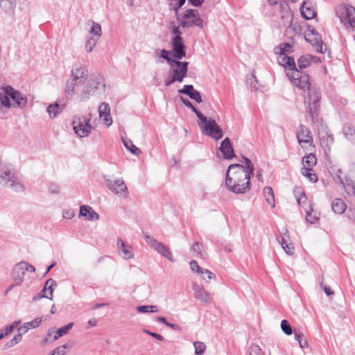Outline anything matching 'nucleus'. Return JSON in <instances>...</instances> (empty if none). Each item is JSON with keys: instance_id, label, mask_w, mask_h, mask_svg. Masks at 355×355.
Masks as SVG:
<instances>
[{"instance_id": "1", "label": "nucleus", "mask_w": 355, "mask_h": 355, "mask_svg": "<svg viewBox=\"0 0 355 355\" xmlns=\"http://www.w3.org/2000/svg\"><path fill=\"white\" fill-rule=\"evenodd\" d=\"M243 159L244 164H230L226 172L225 187L236 194H243L250 190V178L254 175V167L251 160L246 157H243Z\"/></svg>"}, {"instance_id": "2", "label": "nucleus", "mask_w": 355, "mask_h": 355, "mask_svg": "<svg viewBox=\"0 0 355 355\" xmlns=\"http://www.w3.org/2000/svg\"><path fill=\"white\" fill-rule=\"evenodd\" d=\"M329 173L336 184L340 185L347 193L355 196V164H349L345 172L337 166H332Z\"/></svg>"}, {"instance_id": "3", "label": "nucleus", "mask_w": 355, "mask_h": 355, "mask_svg": "<svg viewBox=\"0 0 355 355\" xmlns=\"http://www.w3.org/2000/svg\"><path fill=\"white\" fill-rule=\"evenodd\" d=\"M0 184L3 187L10 188L15 192H22L24 190V185L16 177L12 165L2 160H0Z\"/></svg>"}, {"instance_id": "4", "label": "nucleus", "mask_w": 355, "mask_h": 355, "mask_svg": "<svg viewBox=\"0 0 355 355\" xmlns=\"http://www.w3.org/2000/svg\"><path fill=\"white\" fill-rule=\"evenodd\" d=\"M175 18L181 28H189L193 26L198 27L200 29L204 28L203 19L200 17L196 9H187L177 15Z\"/></svg>"}, {"instance_id": "5", "label": "nucleus", "mask_w": 355, "mask_h": 355, "mask_svg": "<svg viewBox=\"0 0 355 355\" xmlns=\"http://www.w3.org/2000/svg\"><path fill=\"white\" fill-rule=\"evenodd\" d=\"M188 65V62H181L180 60H177L172 65H170V77L165 80L164 85L168 87L175 82L182 83L187 76Z\"/></svg>"}, {"instance_id": "6", "label": "nucleus", "mask_w": 355, "mask_h": 355, "mask_svg": "<svg viewBox=\"0 0 355 355\" xmlns=\"http://www.w3.org/2000/svg\"><path fill=\"white\" fill-rule=\"evenodd\" d=\"M199 126L202 132L205 135L214 139L219 140L223 137V131L221 128L216 123V121L212 118L205 116V120L199 119Z\"/></svg>"}, {"instance_id": "7", "label": "nucleus", "mask_w": 355, "mask_h": 355, "mask_svg": "<svg viewBox=\"0 0 355 355\" xmlns=\"http://www.w3.org/2000/svg\"><path fill=\"white\" fill-rule=\"evenodd\" d=\"M83 90L81 91V100L87 101L89 97L94 95L96 91L100 89L101 87L105 88L104 81L100 76H92L89 80L83 85Z\"/></svg>"}, {"instance_id": "8", "label": "nucleus", "mask_w": 355, "mask_h": 355, "mask_svg": "<svg viewBox=\"0 0 355 355\" xmlns=\"http://www.w3.org/2000/svg\"><path fill=\"white\" fill-rule=\"evenodd\" d=\"M92 116H76L73 120V128L75 133L80 138L89 136L93 129L90 124Z\"/></svg>"}, {"instance_id": "9", "label": "nucleus", "mask_w": 355, "mask_h": 355, "mask_svg": "<svg viewBox=\"0 0 355 355\" xmlns=\"http://www.w3.org/2000/svg\"><path fill=\"white\" fill-rule=\"evenodd\" d=\"M320 92L315 89H309V94L305 100L306 111L310 114L313 121L317 120L318 111L320 107Z\"/></svg>"}, {"instance_id": "10", "label": "nucleus", "mask_w": 355, "mask_h": 355, "mask_svg": "<svg viewBox=\"0 0 355 355\" xmlns=\"http://www.w3.org/2000/svg\"><path fill=\"white\" fill-rule=\"evenodd\" d=\"M286 76L294 86L304 90L311 89L310 78L306 73L297 69L291 71V72H286Z\"/></svg>"}, {"instance_id": "11", "label": "nucleus", "mask_w": 355, "mask_h": 355, "mask_svg": "<svg viewBox=\"0 0 355 355\" xmlns=\"http://www.w3.org/2000/svg\"><path fill=\"white\" fill-rule=\"evenodd\" d=\"M107 187L114 194L121 198H127L128 195V187L122 178L116 180L105 179Z\"/></svg>"}, {"instance_id": "12", "label": "nucleus", "mask_w": 355, "mask_h": 355, "mask_svg": "<svg viewBox=\"0 0 355 355\" xmlns=\"http://www.w3.org/2000/svg\"><path fill=\"white\" fill-rule=\"evenodd\" d=\"M145 239L149 246L153 249L155 251L161 254L163 257L166 258L171 262H174L175 259H173L169 248L165 245L164 243L158 241L154 237L149 236L148 234L145 235Z\"/></svg>"}, {"instance_id": "13", "label": "nucleus", "mask_w": 355, "mask_h": 355, "mask_svg": "<svg viewBox=\"0 0 355 355\" xmlns=\"http://www.w3.org/2000/svg\"><path fill=\"white\" fill-rule=\"evenodd\" d=\"M336 15L343 22L347 21L349 25L355 27V8L348 5H341L336 9Z\"/></svg>"}, {"instance_id": "14", "label": "nucleus", "mask_w": 355, "mask_h": 355, "mask_svg": "<svg viewBox=\"0 0 355 355\" xmlns=\"http://www.w3.org/2000/svg\"><path fill=\"white\" fill-rule=\"evenodd\" d=\"M5 95L8 96L9 99L11 98L14 101V103L12 104L14 107L24 108L26 106L27 97L19 91L13 89L12 87H6Z\"/></svg>"}, {"instance_id": "15", "label": "nucleus", "mask_w": 355, "mask_h": 355, "mask_svg": "<svg viewBox=\"0 0 355 355\" xmlns=\"http://www.w3.org/2000/svg\"><path fill=\"white\" fill-rule=\"evenodd\" d=\"M88 76L87 67L79 61L76 62L71 68L70 79L84 83Z\"/></svg>"}, {"instance_id": "16", "label": "nucleus", "mask_w": 355, "mask_h": 355, "mask_svg": "<svg viewBox=\"0 0 355 355\" xmlns=\"http://www.w3.org/2000/svg\"><path fill=\"white\" fill-rule=\"evenodd\" d=\"M297 138L302 148H307L313 143V137L309 129L304 125H300L297 132Z\"/></svg>"}, {"instance_id": "17", "label": "nucleus", "mask_w": 355, "mask_h": 355, "mask_svg": "<svg viewBox=\"0 0 355 355\" xmlns=\"http://www.w3.org/2000/svg\"><path fill=\"white\" fill-rule=\"evenodd\" d=\"M84 83L69 79L66 82L64 93L67 97L77 96L81 98V91Z\"/></svg>"}, {"instance_id": "18", "label": "nucleus", "mask_w": 355, "mask_h": 355, "mask_svg": "<svg viewBox=\"0 0 355 355\" xmlns=\"http://www.w3.org/2000/svg\"><path fill=\"white\" fill-rule=\"evenodd\" d=\"M192 288L194 297L197 300L205 304H210L212 302L213 297L211 295L202 285L193 284Z\"/></svg>"}, {"instance_id": "19", "label": "nucleus", "mask_w": 355, "mask_h": 355, "mask_svg": "<svg viewBox=\"0 0 355 355\" xmlns=\"http://www.w3.org/2000/svg\"><path fill=\"white\" fill-rule=\"evenodd\" d=\"M171 55L178 60H180L186 56V46L184 44L183 39L172 40Z\"/></svg>"}, {"instance_id": "20", "label": "nucleus", "mask_w": 355, "mask_h": 355, "mask_svg": "<svg viewBox=\"0 0 355 355\" xmlns=\"http://www.w3.org/2000/svg\"><path fill=\"white\" fill-rule=\"evenodd\" d=\"M189 265L191 270L193 272H196L199 275H207V277L202 276V279L206 282H209L210 281L215 279L216 275L210 270L201 268L196 261H191Z\"/></svg>"}, {"instance_id": "21", "label": "nucleus", "mask_w": 355, "mask_h": 355, "mask_svg": "<svg viewBox=\"0 0 355 355\" xmlns=\"http://www.w3.org/2000/svg\"><path fill=\"white\" fill-rule=\"evenodd\" d=\"M53 286H56L55 282L53 279H49L46 282L44 286L43 289L42 290L41 293L39 295L34 296L33 297V300L35 301V300H40L43 297H45V298H47L49 300H52L53 299Z\"/></svg>"}, {"instance_id": "22", "label": "nucleus", "mask_w": 355, "mask_h": 355, "mask_svg": "<svg viewBox=\"0 0 355 355\" xmlns=\"http://www.w3.org/2000/svg\"><path fill=\"white\" fill-rule=\"evenodd\" d=\"M99 117L104 121V124L110 127L112 123L110 115V107L107 103L103 102L98 107Z\"/></svg>"}, {"instance_id": "23", "label": "nucleus", "mask_w": 355, "mask_h": 355, "mask_svg": "<svg viewBox=\"0 0 355 355\" xmlns=\"http://www.w3.org/2000/svg\"><path fill=\"white\" fill-rule=\"evenodd\" d=\"M305 39L307 42L315 46L318 52L323 53L324 51L327 50L326 46L324 45L323 42L320 40L318 34L313 31H311V33H308L305 36Z\"/></svg>"}, {"instance_id": "24", "label": "nucleus", "mask_w": 355, "mask_h": 355, "mask_svg": "<svg viewBox=\"0 0 355 355\" xmlns=\"http://www.w3.org/2000/svg\"><path fill=\"white\" fill-rule=\"evenodd\" d=\"M219 150L223 154L224 159H231L235 157L230 139L227 137L221 142Z\"/></svg>"}, {"instance_id": "25", "label": "nucleus", "mask_w": 355, "mask_h": 355, "mask_svg": "<svg viewBox=\"0 0 355 355\" xmlns=\"http://www.w3.org/2000/svg\"><path fill=\"white\" fill-rule=\"evenodd\" d=\"M25 270L21 262L15 265L12 270V278L16 286H19L24 281Z\"/></svg>"}, {"instance_id": "26", "label": "nucleus", "mask_w": 355, "mask_h": 355, "mask_svg": "<svg viewBox=\"0 0 355 355\" xmlns=\"http://www.w3.org/2000/svg\"><path fill=\"white\" fill-rule=\"evenodd\" d=\"M79 216L85 217L87 220H97L99 219V214L92 207L87 205L80 207Z\"/></svg>"}, {"instance_id": "27", "label": "nucleus", "mask_w": 355, "mask_h": 355, "mask_svg": "<svg viewBox=\"0 0 355 355\" xmlns=\"http://www.w3.org/2000/svg\"><path fill=\"white\" fill-rule=\"evenodd\" d=\"M277 60L279 64L283 66L287 70V72L297 69L293 57L287 56L286 55H279Z\"/></svg>"}, {"instance_id": "28", "label": "nucleus", "mask_w": 355, "mask_h": 355, "mask_svg": "<svg viewBox=\"0 0 355 355\" xmlns=\"http://www.w3.org/2000/svg\"><path fill=\"white\" fill-rule=\"evenodd\" d=\"M117 248L123 252L125 259H132L134 258L135 256L131 250V246L126 245L121 238L117 239Z\"/></svg>"}, {"instance_id": "29", "label": "nucleus", "mask_w": 355, "mask_h": 355, "mask_svg": "<svg viewBox=\"0 0 355 355\" xmlns=\"http://www.w3.org/2000/svg\"><path fill=\"white\" fill-rule=\"evenodd\" d=\"M65 107L64 103H58L55 102L53 104H50L47 108L46 112H48L49 116L52 119L55 118L58 114Z\"/></svg>"}, {"instance_id": "30", "label": "nucleus", "mask_w": 355, "mask_h": 355, "mask_svg": "<svg viewBox=\"0 0 355 355\" xmlns=\"http://www.w3.org/2000/svg\"><path fill=\"white\" fill-rule=\"evenodd\" d=\"M42 321V318H37L31 322H25L22 326L18 328L17 331H22V333L26 334L30 329L38 327Z\"/></svg>"}, {"instance_id": "31", "label": "nucleus", "mask_w": 355, "mask_h": 355, "mask_svg": "<svg viewBox=\"0 0 355 355\" xmlns=\"http://www.w3.org/2000/svg\"><path fill=\"white\" fill-rule=\"evenodd\" d=\"M347 206L343 200L336 198L331 204V209L336 214H341L346 210Z\"/></svg>"}, {"instance_id": "32", "label": "nucleus", "mask_w": 355, "mask_h": 355, "mask_svg": "<svg viewBox=\"0 0 355 355\" xmlns=\"http://www.w3.org/2000/svg\"><path fill=\"white\" fill-rule=\"evenodd\" d=\"M191 251L193 253V256L205 259L207 256L203 245L200 242H195L191 248Z\"/></svg>"}, {"instance_id": "33", "label": "nucleus", "mask_w": 355, "mask_h": 355, "mask_svg": "<svg viewBox=\"0 0 355 355\" xmlns=\"http://www.w3.org/2000/svg\"><path fill=\"white\" fill-rule=\"evenodd\" d=\"M263 194L267 203L272 208L275 207V195L270 187H266L263 189Z\"/></svg>"}, {"instance_id": "34", "label": "nucleus", "mask_w": 355, "mask_h": 355, "mask_svg": "<svg viewBox=\"0 0 355 355\" xmlns=\"http://www.w3.org/2000/svg\"><path fill=\"white\" fill-rule=\"evenodd\" d=\"M300 12L302 16L306 19H311L316 15L315 10L310 6H306L305 3L302 6Z\"/></svg>"}, {"instance_id": "35", "label": "nucleus", "mask_w": 355, "mask_h": 355, "mask_svg": "<svg viewBox=\"0 0 355 355\" xmlns=\"http://www.w3.org/2000/svg\"><path fill=\"white\" fill-rule=\"evenodd\" d=\"M16 6L15 0H0V7L6 12L12 13Z\"/></svg>"}, {"instance_id": "36", "label": "nucleus", "mask_w": 355, "mask_h": 355, "mask_svg": "<svg viewBox=\"0 0 355 355\" xmlns=\"http://www.w3.org/2000/svg\"><path fill=\"white\" fill-rule=\"evenodd\" d=\"M186 0H168L169 10L175 12V17L180 14V8L185 3Z\"/></svg>"}, {"instance_id": "37", "label": "nucleus", "mask_w": 355, "mask_h": 355, "mask_svg": "<svg viewBox=\"0 0 355 355\" xmlns=\"http://www.w3.org/2000/svg\"><path fill=\"white\" fill-rule=\"evenodd\" d=\"M302 162L303 167L313 168V167L316 164L317 159L314 154L310 153L308 155L304 156L302 158Z\"/></svg>"}, {"instance_id": "38", "label": "nucleus", "mask_w": 355, "mask_h": 355, "mask_svg": "<svg viewBox=\"0 0 355 355\" xmlns=\"http://www.w3.org/2000/svg\"><path fill=\"white\" fill-rule=\"evenodd\" d=\"M123 143L125 147L135 155H139L141 153L140 149L134 145L132 140L128 138H123Z\"/></svg>"}, {"instance_id": "39", "label": "nucleus", "mask_w": 355, "mask_h": 355, "mask_svg": "<svg viewBox=\"0 0 355 355\" xmlns=\"http://www.w3.org/2000/svg\"><path fill=\"white\" fill-rule=\"evenodd\" d=\"M274 52L277 55H286L292 52V46L288 43H282L274 49Z\"/></svg>"}, {"instance_id": "40", "label": "nucleus", "mask_w": 355, "mask_h": 355, "mask_svg": "<svg viewBox=\"0 0 355 355\" xmlns=\"http://www.w3.org/2000/svg\"><path fill=\"white\" fill-rule=\"evenodd\" d=\"M301 173L311 182H315L318 181V176L313 171V168L302 167L301 168Z\"/></svg>"}, {"instance_id": "41", "label": "nucleus", "mask_w": 355, "mask_h": 355, "mask_svg": "<svg viewBox=\"0 0 355 355\" xmlns=\"http://www.w3.org/2000/svg\"><path fill=\"white\" fill-rule=\"evenodd\" d=\"M92 26L89 31L90 35H94L96 39H99L102 35L101 26L94 21L91 22Z\"/></svg>"}, {"instance_id": "42", "label": "nucleus", "mask_w": 355, "mask_h": 355, "mask_svg": "<svg viewBox=\"0 0 355 355\" xmlns=\"http://www.w3.org/2000/svg\"><path fill=\"white\" fill-rule=\"evenodd\" d=\"M181 101L186 107L191 109L198 119L205 120V116L198 111L188 99L181 97Z\"/></svg>"}, {"instance_id": "43", "label": "nucleus", "mask_w": 355, "mask_h": 355, "mask_svg": "<svg viewBox=\"0 0 355 355\" xmlns=\"http://www.w3.org/2000/svg\"><path fill=\"white\" fill-rule=\"evenodd\" d=\"M343 133L346 139L350 141H355V128L351 125L343 127Z\"/></svg>"}, {"instance_id": "44", "label": "nucleus", "mask_w": 355, "mask_h": 355, "mask_svg": "<svg viewBox=\"0 0 355 355\" xmlns=\"http://www.w3.org/2000/svg\"><path fill=\"white\" fill-rule=\"evenodd\" d=\"M6 93V87L0 88V103L1 106L5 107L7 108L11 107L12 105L10 101H9V98L8 96L5 95Z\"/></svg>"}, {"instance_id": "45", "label": "nucleus", "mask_w": 355, "mask_h": 355, "mask_svg": "<svg viewBox=\"0 0 355 355\" xmlns=\"http://www.w3.org/2000/svg\"><path fill=\"white\" fill-rule=\"evenodd\" d=\"M279 244L282 245V248L284 250L285 252L287 254L292 255L294 253V246L292 243H287V241L285 237H283L281 240L279 241Z\"/></svg>"}, {"instance_id": "46", "label": "nucleus", "mask_w": 355, "mask_h": 355, "mask_svg": "<svg viewBox=\"0 0 355 355\" xmlns=\"http://www.w3.org/2000/svg\"><path fill=\"white\" fill-rule=\"evenodd\" d=\"M180 24L177 26L174 21H171L169 23V28L171 31V33L174 35L172 40H176L177 38L179 40L182 39L181 37L182 32L180 29Z\"/></svg>"}, {"instance_id": "47", "label": "nucleus", "mask_w": 355, "mask_h": 355, "mask_svg": "<svg viewBox=\"0 0 355 355\" xmlns=\"http://www.w3.org/2000/svg\"><path fill=\"white\" fill-rule=\"evenodd\" d=\"M98 39H96L94 37H89L85 43V49L87 53H91L93 51V49L96 46Z\"/></svg>"}, {"instance_id": "48", "label": "nucleus", "mask_w": 355, "mask_h": 355, "mask_svg": "<svg viewBox=\"0 0 355 355\" xmlns=\"http://www.w3.org/2000/svg\"><path fill=\"white\" fill-rule=\"evenodd\" d=\"M137 310L141 313H155L158 311L157 307L154 305L139 306L137 307Z\"/></svg>"}, {"instance_id": "49", "label": "nucleus", "mask_w": 355, "mask_h": 355, "mask_svg": "<svg viewBox=\"0 0 355 355\" xmlns=\"http://www.w3.org/2000/svg\"><path fill=\"white\" fill-rule=\"evenodd\" d=\"M196 355H202L206 349V345L200 341H195L193 343Z\"/></svg>"}, {"instance_id": "50", "label": "nucleus", "mask_w": 355, "mask_h": 355, "mask_svg": "<svg viewBox=\"0 0 355 355\" xmlns=\"http://www.w3.org/2000/svg\"><path fill=\"white\" fill-rule=\"evenodd\" d=\"M295 338L298 341L299 345L301 348L304 349L308 347L307 340L304 338V335L301 333H298L297 331H294Z\"/></svg>"}, {"instance_id": "51", "label": "nucleus", "mask_w": 355, "mask_h": 355, "mask_svg": "<svg viewBox=\"0 0 355 355\" xmlns=\"http://www.w3.org/2000/svg\"><path fill=\"white\" fill-rule=\"evenodd\" d=\"M310 55L302 56L297 60L298 67L300 69L307 67L310 64Z\"/></svg>"}, {"instance_id": "52", "label": "nucleus", "mask_w": 355, "mask_h": 355, "mask_svg": "<svg viewBox=\"0 0 355 355\" xmlns=\"http://www.w3.org/2000/svg\"><path fill=\"white\" fill-rule=\"evenodd\" d=\"M68 347L67 344L59 346L50 352L47 355H64L67 353L66 349Z\"/></svg>"}, {"instance_id": "53", "label": "nucleus", "mask_w": 355, "mask_h": 355, "mask_svg": "<svg viewBox=\"0 0 355 355\" xmlns=\"http://www.w3.org/2000/svg\"><path fill=\"white\" fill-rule=\"evenodd\" d=\"M250 355H264V352L258 345L252 344L248 349Z\"/></svg>"}, {"instance_id": "54", "label": "nucleus", "mask_w": 355, "mask_h": 355, "mask_svg": "<svg viewBox=\"0 0 355 355\" xmlns=\"http://www.w3.org/2000/svg\"><path fill=\"white\" fill-rule=\"evenodd\" d=\"M281 328L286 335H291L293 333L292 327L286 320H283L281 322Z\"/></svg>"}, {"instance_id": "55", "label": "nucleus", "mask_w": 355, "mask_h": 355, "mask_svg": "<svg viewBox=\"0 0 355 355\" xmlns=\"http://www.w3.org/2000/svg\"><path fill=\"white\" fill-rule=\"evenodd\" d=\"M73 327V322H69L67 324L62 327L61 328H59L56 331L57 334H60V336H64L68 334L69 331L72 329Z\"/></svg>"}, {"instance_id": "56", "label": "nucleus", "mask_w": 355, "mask_h": 355, "mask_svg": "<svg viewBox=\"0 0 355 355\" xmlns=\"http://www.w3.org/2000/svg\"><path fill=\"white\" fill-rule=\"evenodd\" d=\"M171 54V51L163 49L161 51V57L166 60L169 65H172L175 62H176L178 60L176 59H172L169 57V55Z\"/></svg>"}, {"instance_id": "57", "label": "nucleus", "mask_w": 355, "mask_h": 355, "mask_svg": "<svg viewBox=\"0 0 355 355\" xmlns=\"http://www.w3.org/2000/svg\"><path fill=\"white\" fill-rule=\"evenodd\" d=\"M194 91L193 87L191 85H185L182 89L178 90L180 94H191Z\"/></svg>"}, {"instance_id": "58", "label": "nucleus", "mask_w": 355, "mask_h": 355, "mask_svg": "<svg viewBox=\"0 0 355 355\" xmlns=\"http://www.w3.org/2000/svg\"><path fill=\"white\" fill-rule=\"evenodd\" d=\"M189 96L197 103H201L202 101L200 93L197 90L194 89L191 94H189Z\"/></svg>"}, {"instance_id": "59", "label": "nucleus", "mask_w": 355, "mask_h": 355, "mask_svg": "<svg viewBox=\"0 0 355 355\" xmlns=\"http://www.w3.org/2000/svg\"><path fill=\"white\" fill-rule=\"evenodd\" d=\"M306 220L311 224H314L318 220V217L315 215H312L311 211H306Z\"/></svg>"}, {"instance_id": "60", "label": "nucleus", "mask_w": 355, "mask_h": 355, "mask_svg": "<svg viewBox=\"0 0 355 355\" xmlns=\"http://www.w3.org/2000/svg\"><path fill=\"white\" fill-rule=\"evenodd\" d=\"M75 216L74 211L73 209H64L62 211V217L66 219H71Z\"/></svg>"}, {"instance_id": "61", "label": "nucleus", "mask_w": 355, "mask_h": 355, "mask_svg": "<svg viewBox=\"0 0 355 355\" xmlns=\"http://www.w3.org/2000/svg\"><path fill=\"white\" fill-rule=\"evenodd\" d=\"M293 193H294V196H295L296 200H297V199H299L300 198H302H302H304L305 193L301 187L295 188Z\"/></svg>"}, {"instance_id": "62", "label": "nucleus", "mask_w": 355, "mask_h": 355, "mask_svg": "<svg viewBox=\"0 0 355 355\" xmlns=\"http://www.w3.org/2000/svg\"><path fill=\"white\" fill-rule=\"evenodd\" d=\"M21 263L24 268L25 272H34L35 271V268L33 265H31L26 261H21Z\"/></svg>"}, {"instance_id": "63", "label": "nucleus", "mask_w": 355, "mask_h": 355, "mask_svg": "<svg viewBox=\"0 0 355 355\" xmlns=\"http://www.w3.org/2000/svg\"><path fill=\"white\" fill-rule=\"evenodd\" d=\"M144 332L149 334L150 336H151L152 337L155 338V339H157V340H158L159 341H163L164 340V337L162 335H160V334H159L157 333L151 332V331H150L148 330H146V329H144Z\"/></svg>"}, {"instance_id": "64", "label": "nucleus", "mask_w": 355, "mask_h": 355, "mask_svg": "<svg viewBox=\"0 0 355 355\" xmlns=\"http://www.w3.org/2000/svg\"><path fill=\"white\" fill-rule=\"evenodd\" d=\"M23 334H24L22 333V331H18V334L13 337L12 340L15 343V345L18 344L21 341Z\"/></svg>"}]
</instances>
